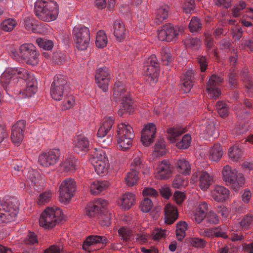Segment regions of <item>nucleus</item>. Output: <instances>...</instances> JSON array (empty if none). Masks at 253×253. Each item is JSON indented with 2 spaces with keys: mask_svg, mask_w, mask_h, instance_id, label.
<instances>
[{
  "mask_svg": "<svg viewBox=\"0 0 253 253\" xmlns=\"http://www.w3.org/2000/svg\"><path fill=\"white\" fill-rule=\"evenodd\" d=\"M161 61L163 65L169 66L172 61V58L169 53V49L167 48H163L161 52Z\"/></svg>",
  "mask_w": 253,
  "mask_h": 253,
  "instance_id": "864d4df0",
  "label": "nucleus"
},
{
  "mask_svg": "<svg viewBox=\"0 0 253 253\" xmlns=\"http://www.w3.org/2000/svg\"><path fill=\"white\" fill-rule=\"evenodd\" d=\"M19 79L24 80L26 83L24 93L27 97H31L36 93V79L31 72L22 68H11L6 69L1 75L0 81L4 89L9 94L17 84Z\"/></svg>",
  "mask_w": 253,
  "mask_h": 253,
  "instance_id": "f257e3e1",
  "label": "nucleus"
},
{
  "mask_svg": "<svg viewBox=\"0 0 253 253\" xmlns=\"http://www.w3.org/2000/svg\"><path fill=\"white\" fill-rule=\"evenodd\" d=\"M70 91L69 84L66 78L62 75H56L50 86V94L56 101L66 97Z\"/></svg>",
  "mask_w": 253,
  "mask_h": 253,
  "instance_id": "423d86ee",
  "label": "nucleus"
},
{
  "mask_svg": "<svg viewBox=\"0 0 253 253\" xmlns=\"http://www.w3.org/2000/svg\"><path fill=\"white\" fill-rule=\"evenodd\" d=\"M114 123V120L111 117H106L104 119L102 125L99 127L97 135L100 138H103L108 134L109 136L107 139L103 140V143L106 145H109L111 143L113 139L112 134L113 131L111 129Z\"/></svg>",
  "mask_w": 253,
  "mask_h": 253,
  "instance_id": "dca6fc26",
  "label": "nucleus"
},
{
  "mask_svg": "<svg viewBox=\"0 0 253 253\" xmlns=\"http://www.w3.org/2000/svg\"><path fill=\"white\" fill-rule=\"evenodd\" d=\"M76 191V183L72 178L65 179L61 184L59 188V200L62 203L69 202L73 196Z\"/></svg>",
  "mask_w": 253,
  "mask_h": 253,
  "instance_id": "f8f14e48",
  "label": "nucleus"
},
{
  "mask_svg": "<svg viewBox=\"0 0 253 253\" xmlns=\"http://www.w3.org/2000/svg\"><path fill=\"white\" fill-rule=\"evenodd\" d=\"M184 43L186 47L193 50H197L200 47V41L196 38H189L185 40Z\"/></svg>",
  "mask_w": 253,
  "mask_h": 253,
  "instance_id": "3c124183",
  "label": "nucleus"
},
{
  "mask_svg": "<svg viewBox=\"0 0 253 253\" xmlns=\"http://www.w3.org/2000/svg\"><path fill=\"white\" fill-rule=\"evenodd\" d=\"M223 81V79L216 75H212L207 84V91L208 96L211 99H216L221 94L218 86Z\"/></svg>",
  "mask_w": 253,
  "mask_h": 253,
  "instance_id": "f3484780",
  "label": "nucleus"
},
{
  "mask_svg": "<svg viewBox=\"0 0 253 253\" xmlns=\"http://www.w3.org/2000/svg\"><path fill=\"white\" fill-rule=\"evenodd\" d=\"M108 42L107 36L103 31L100 30L97 33L95 43L98 48H102L105 47Z\"/></svg>",
  "mask_w": 253,
  "mask_h": 253,
  "instance_id": "37998d69",
  "label": "nucleus"
},
{
  "mask_svg": "<svg viewBox=\"0 0 253 253\" xmlns=\"http://www.w3.org/2000/svg\"><path fill=\"white\" fill-rule=\"evenodd\" d=\"M182 31L178 27H173L170 24L164 25L158 32V37L161 41L169 42L175 41L179 32Z\"/></svg>",
  "mask_w": 253,
  "mask_h": 253,
  "instance_id": "4468645a",
  "label": "nucleus"
},
{
  "mask_svg": "<svg viewBox=\"0 0 253 253\" xmlns=\"http://www.w3.org/2000/svg\"><path fill=\"white\" fill-rule=\"evenodd\" d=\"M108 186L106 181H94L91 183L90 186V193L92 195H97L106 190Z\"/></svg>",
  "mask_w": 253,
  "mask_h": 253,
  "instance_id": "72a5a7b5",
  "label": "nucleus"
},
{
  "mask_svg": "<svg viewBox=\"0 0 253 253\" xmlns=\"http://www.w3.org/2000/svg\"><path fill=\"white\" fill-rule=\"evenodd\" d=\"M108 205L106 200L101 199L95 200L93 202L89 203L86 208V214L93 217L99 215L101 210L104 209Z\"/></svg>",
  "mask_w": 253,
  "mask_h": 253,
  "instance_id": "6ab92c4d",
  "label": "nucleus"
},
{
  "mask_svg": "<svg viewBox=\"0 0 253 253\" xmlns=\"http://www.w3.org/2000/svg\"><path fill=\"white\" fill-rule=\"evenodd\" d=\"M172 167L169 161L165 160L161 162L157 168L156 177L160 180L168 179L171 175Z\"/></svg>",
  "mask_w": 253,
  "mask_h": 253,
  "instance_id": "aec40b11",
  "label": "nucleus"
},
{
  "mask_svg": "<svg viewBox=\"0 0 253 253\" xmlns=\"http://www.w3.org/2000/svg\"><path fill=\"white\" fill-rule=\"evenodd\" d=\"M110 78V71L107 67L103 66L96 70L95 80L98 86L104 92L108 90Z\"/></svg>",
  "mask_w": 253,
  "mask_h": 253,
  "instance_id": "2eb2a0df",
  "label": "nucleus"
},
{
  "mask_svg": "<svg viewBox=\"0 0 253 253\" xmlns=\"http://www.w3.org/2000/svg\"><path fill=\"white\" fill-rule=\"evenodd\" d=\"M193 70H189L182 77V84L185 88V92H189L193 86Z\"/></svg>",
  "mask_w": 253,
  "mask_h": 253,
  "instance_id": "c9c22d12",
  "label": "nucleus"
},
{
  "mask_svg": "<svg viewBox=\"0 0 253 253\" xmlns=\"http://www.w3.org/2000/svg\"><path fill=\"white\" fill-rule=\"evenodd\" d=\"M239 225L243 230H247L250 229L253 225V214L251 213L246 214L239 222Z\"/></svg>",
  "mask_w": 253,
  "mask_h": 253,
  "instance_id": "79ce46f5",
  "label": "nucleus"
},
{
  "mask_svg": "<svg viewBox=\"0 0 253 253\" xmlns=\"http://www.w3.org/2000/svg\"><path fill=\"white\" fill-rule=\"evenodd\" d=\"M131 166V169H133L134 170L137 171H141L143 173L145 172L143 170L147 168L143 160L142 159V154L140 151L136 152L132 157V161Z\"/></svg>",
  "mask_w": 253,
  "mask_h": 253,
  "instance_id": "cd10ccee",
  "label": "nucleus"
},
{
  "mask_svg": "<svg viewBox=\"0 0 253 253\" xmlns=\"http://www.w3.org/2000/svg\"><path fill=\"white\" fill-rule=\"evenodd\" d=\"M169 7L168 5H163L160 6L156 13L155 23L159 25L168 17Z\"/></svg>",
  "mask_w": 253,
  "mask_h": 253,
  "instance_id": "7c9ffc66",
  "label": "nucleus"
},
{
  "mask_svg": "<svg viewBox=\"0 0 253 253\" xmlns=\"http://www.w3.org/2000/svg\"><path fill=\"white\" fill-rule=\"evenodd\" d=\"M138 173V171L134 170L133 169H131L125 177V181L127 185L132 186L137 183L139 179Z\"/></svg>",
  "mask_w": 253,
  "mask_h": 253,
  "instance_id": "ea45409f",
  "label": "nucleus"
},
{
  "mask_svg": "<svg viewBox=\"0 0 253 253\" xmlns=\"http://www.w3.org/2000/svg\"><path fill=\"white\" fill-rule=\"evenodd\" d=\"M112 217V214L110 211H108L106 207L101 210L100 212V217H99L100 220V224L102 226H109L110 224V220Z\"/></svg>",
  "mask_w": 253,
  "mask_h": 253,
  "instance_id": "a19ab883",
  "label": "nucleus"
},
{
  "mask_svg": "<svg viewBox=\"0 0 253 253\" xmlns=\"http://www.w3.org/2000/svg\"><path fill=\"white\" fill-rule=\"evenodd\" d=\"M176 169L179 173L185 175H189L191 172V165L189 162L184 158H180L175 164Z\"/></svg>",
  "mask_w": 253,
  "mask_h": 253,
  "instance_id": "2f4dec72",
  "label": "nucleus"
},
{
  "mask_svg": "<svg viewBox=\"0 0 253 253\" xmlns=\"http://www.w3.org/2000/svg\"><path fill=\"white\" fill-rule=\"evenodd\" d=\"M34 10L40 19L47 22L55 20L59 13L57 3L51 0H38Z\"/></svg>",
  "mask_w": 253,
  "mask_h": 253,
  "instance_id": "f03ea898",
  "label": "nucleus"
},
{
  "mask_svg": "<svg viewBox=\"0 0 253 253\" xmlns=\"http://www.w3.org/2000/svg\"><path fill=\"white\" fill-rule=\"evenodd\" d=\"M167 132L171 141H174L176 140L177 137L185 132V130L180 127H171L168 129Z\"/></svg>",
  "mask_w": 253,
  "mask_h": 253,
  "instance_id": "4d7b16f0",
  "label": "nucleus"
},
{
  "mask_svg": "<svg viewBox=\"0 0 253 253\" xmlns=\"http://www.w3.org/2000/svg\"><path fill=\"white\" fill-rule=\"evenodd\" d=\"M216 110L222 118L226 117L228 115L229 108L227 104L223 101H218L216 104Z\"/></svg>",
  "mask_w": 253,
  "mask_h": 253,
  "instance_id": "49530a36",
  "label": "nucleus"
},
{
  "mask_svg": "<svg viewBox=\"0 0 253 253\" xmlns=\"http://www.w3.org/2000/svg\"><path fill=\"white\" fill-rule=\"evenodd\" d=\"M178 217V210L171 204H167L165 208V220L168 224H171Z\"/></svg>",
  "mask_w": 253,
  "mask_h": 253,
  "instance_id": "b1692460",
  "label": "nucleus"
},
{
  "mask_svg": "<svg viewBox=\"0 0 253 253\" xmlns=\"http://www.w3.org/2000/svg\"><path fill=\"white\" fill-rule=\"evenodd\" d=\"M113 34L116 40L122 42L126 37V29L122 21L116 20L113 24Z\"/></svg>",
  "mask_w": 253,
  "mask_h": 253,
  "instance_id": "a878e982",
  "label": "nucleus"
},
{
  "mask_svg": "<svg viewBox=\"0 0 253 253\" xmlns=\"http://www.w3.org/2000/svg\"><path fill=\"white\" fill-rule=\"evenodd\" d=\"M167 231L166 229L157 228L153 230L152 236L154 240L159 241L165 239L167 236Z\"/></svg>",
  "mask_w": 253,
  "mask_h": 253,
  "instance_id": "bf43d9fd",
  "label": "nucleus"
},
{
  "mask_svg": "<svg viewBox=\"0 0 253 253\" xmlns=\"http://www.w3.org/2000/svg\"><path fill=\"white\" fill-rule=\"evenodd\" d=\"M156 132L155 125L150 123L145 126L141 134V141L144 145L149 146L153 141Z\"/></svg>",
  "mask_w": 253,
  "mask_h": 253,
  "instance_id": "412c9836",
  "label": "nucleus"
},
{
  "mask_svg": "<svg viewBox=\"0 0 253 253\" xmlns=\"http://www.w3.org/2000/svg\"><path fill=\"white\" fill-rule=\"evenodd\" d=\"M223 155V150L219 144H215L209 151V159L213 162H218Z\"/></svg>",
  "mask_w": 253,
  "mask_h": 253,
  "instance_id": "473e14b6",
  "label": "nucleus"
},
{
  "mask_svg": "<svg viewBox=\"0 0 253 253\" xmlns=\"http://www.w3.org/2000/svg\"><path fill=\"white\" fill-rule=\"evenodd\" d=\"M213 182V177L207 171H202L199 176V186L204 191L207 190Z\"/></svg>",
  "mask_w": 253,
  "mask_h": 253,
  "instance_id": "c756f323",
  "label": "nucleus"
},
{
  "mask_svg": "<svg viewBox=\"0 0 253 253\" xmlns=\"http://www.w3.org/2000/svg\"><path fill=\"white\" fill-rule=\"evenodd\" d=\"M73 34L77 48L80 50L86 49L90 42L89 29L83 26H76L73 30Z\"/></svg>",
  "mask_w": 253,
  "mask_h": 253,
  "instance_id": "9d476101",
  "label": "nucleus"
},
{
  "mask_svg": "<svg viewBox=\"0 0 253 253\" xmlns=\"http://www.w3.org/2000/svg\"><path fill=\"white\" fill-rule=\"evenodd\" d=\"M228 83L231 89H234L238 87V82L236 73L232 72L228 75Z\"/></svg>",
  "mask_w": 253,
  "mask_h": 253,
  "instance_id": "69168bd1",
  "label": "nucleus"
},
{
  "mask_svg": "<svg viewBox=\"0 0 253 253\" xmlns=\"http://www.w3.org/2000/svg\"><path fill=\"white\" fill-rule=\"evenodd\" d=\"M243 147L241 145H235L229 149L228 156L234 161H238L243 154Z\"/></svg>",
  "mask_w": 253,
  "mask_h": 253,
  "instance_id": "4c0bfd02",
  "label": "nucleus"
},
{
  "mask_svg": "<svg viewBox=\"0 0 253 253\" xmlns=\"http://www.w3.org/2000/svg\"><path fill=\"white\" fill-rule=\"evenodd\" d=\"M203 28V24L200 20L196 17H193L189 24V29L192 33H197L201 31Z\"/></svg>",
  "mask_w": 253,
  "mask_h": 253,
  "instance_id": "a18cd8bd",
  "label": "nucleus"
},
{
  "mask_svg": "<svg viewBox=\"0 0 253 253\" xmlns=\"http://www.w3.org/2000/svg\"><path fill=\"white\" fill-rule=\"evenodd\" d=\"M107 242V239L106 237L99 235H90L88 236L84 241L83 248L86 251L90 252L89 247L91 245L97 244H105Z\"/></svg>",
  "mask_w": 253,
  "mask_h": 253,
  "instance_id": "bb28decb",
  "label": "nucleus"
},
{
  "mask_svg": "<svg viewBox=\"0 0 253 253\" xmlns=\"http://www.w3.org/2000/svg\"><path fill=\"white\" fill-rule=\"evenodd\" d=\"M191 142V136L189 134L184 135L181 140L176 143V147L180 149H187Z\"/></svg>",
  "mask_w": 253,
  "mask_h": 253,
  "instance_id": "6e6d98bb",
  "label": "nucleus"
},
{
  "mask_svg": "<svg viewBox=\"0 0 253 253\" xmlns=\"http://www.w3.org/2000/svg\"><path fill=\"white\" fill-rule=\"evenodd\" d=\"M36 42L40 47L45 50H50L53 46V42L46 39L38 38L36 40Z\"/></svg>",
  "mask_w": 253,
  "mask_h": 253,
  "instance_id": "5fc2aeb1",
  "label": "nucleus"
},
{
  "mask_svg": "<svg viewBox=\"0 0 253 253\" xmlns=\"http://www.w3.org/2000/svg\"><path fill=\"white\" fill-rule=\"evenodd\" d=\"M52 194L50 192H44L41 193L38 198L37 204L40 206L47 203L51 198Z\"/></svg>",
  "mask_w": 253,
  "mask_h": 253,
  "instance_id": "680f3d73",
  "label": "nucleus"
},
{
  "mask_svg": "<svg viewBox=\"0 0 253 253\" xmlns=\"http://www.w3.org/2000/svg\"><path fill=\"white\" fill-rule=\"evenodd\" d=\"M1 29L5 32L12 31L17 25V22L12 18H8L3 21L1 24Z\"/></svg>",
  "mask_w": 253,
  "mask_h": 253,
  "instance_id": "de8ad7c7",
  "label": "nucleus"
},
{
  "mask_svg": "<svg viewBox=\"0 0 253 253\" xmlns=\"http://www.w3.org/2000/svg\"><path fill=\"white\" fill-rule=\"evenodd\" d=\"M208 205L206 202H201L197 209V211L194 215L195 220L198 223H200L203 221L204 217L208 213Z\"/></svg>",
  "mask_w": 253,
  "mask_h": 253,
  "instance_id": "c85d7f7f",
  "label": "nucleus"
},
{
  "mask_svg": "<svg viewBox=\"0 0 253 253\" xmlns=\"http://www.w3.org/2000/svg\"><path fill=\"white\" fill-rule=\"evenodd\" d=\"M24 24L26 29L32 32H36L38 26V21L31 17H26L24 19Z\"/></svg>",
  "mask_w": 253,
  "mask_h": 253,
  "instance_id": "c03bdc74",
  "label": "nucleus"
},
{
  "mask_svg": "<svg viewBox=\"0 0 253 253\" xmlns=\"http://www.w3.org/2000/svg\"><path fill=\"white\" fill-rule=\"evenodd\" d=\"M165 142L163 139H159L155 145V151L157 152L159 155H163L165 154Z\"/></svg>",
  "mask_w": 253,
  "mask_h": 253,
  "instance_id": "e2e57ef3",
  "label": "nucleus"
},
{
  "mask_svg": "<svg viewBox=\"0 0 253 253\" xmlns=\"http://www.w3.org/2000/svg\"><path fill=\"white\" fill-rule=\"evenodd\" d=\"M64 217V214L59 208L56 206L48 207L41 214L39 223L45 228H52L61 221Z\"/></svg>",
  "mask_w": 253,
  "mask_h": 253,
  "instance_id": "20e7f679",
  "label": "nucleus"
},
{
  "mask_svg": "<svg viewBox=\"0 0 253 253\" xmlns=\"http://www.w3.org/2000/svg\"><path fill=\"white\" fill-rule=\"evenodd\" d=\"M29 178L31 182V186H33L35 189L40 185V177L39 174L37 171H32L29 173Z\"/></svg>",
  "mask_w": 253,
  "mask_h": 253,
  "instance_id": "13d9d810",
  "label": "nucleus"
},
{
  "mask_svg": "<svg viewBox=\"0 0 253 253\" xmlns=\"http://www.w3.org/2000/svg\"><path fill=\"white\" fill-rule=\"evenodd\" d=\"M160 64L155 55H152L146 61L144 65L145 80L153 85L158 81Z\"/></svg>",
  "mask_w": 253,
  "mask_h": 253,
  "instance_id": "6e6552de",
  "label": "nucleus"
},
{
  "mask_svg": "<svg viewBox=\"0 0 253 253\" xmlns=\"http://www.w3.org/2000/svg\"><path fill=\"white\" fill-rule=\"evenodd\" d=\"M152 206V200L148 198H146L141 202L140 208L143 212H148L151 210Z\"/></svg>",
  "mask_w": 253,
  "mask_h": 253,
  "instance_id": "0e129e2a",
  "label": "nucleus"
},
{
  "mask_svg": "<svg viewBox=\"0 0 253 253\" xmlns=\"http://www.w3.org/2000/svg\"><path fill=\"white\" fill-rule=\"evenodd\" d=\"M213 238L214 237H221L223 239H228V236L225 232V229L219 226L212 228Z\"/></svg>",
  "mask_w": 253,
  "mask_h": 253,
  "instance_id": "338daca9",
  "label": "nucleus"
},
{
  "mask_svg": "<svg viewBox=\"0 0 253 253\" xmlns=\"http://www.w3.org/2000/svg\"><path fill=\"white\" fill-rule=\"evenodd\" d=\"M91 164L95 171L98 175L105 173L109 167L108 161L91 160Z\"/></svg>",
  "mask_w": 253,
  "mask_h": 253,
  "instance_id": "e433bc0d",
  "label": "nucleus"
},
{
  "mask_svg": "<svg viewBox=\"0 0 253 253\" xmlns=\"http://www.w3.org/2000/svg\"><path fill=\"white\" fill-rule=\"evenodd\" d=\"M188 228L187 223L184 221H180L176 224V235L177 240L182 241L186 236V231Z\"/></svg>",
  "mask_w": 253,
  "mask_h": 253,
  "instance_id": "58836bf2",
  "label": "nucleus"
},
{
  "mask_svg": "<svg viewBox=\"0 0 253 253\" xmlns=\"http://www.w3.org/2000/svg\"><path fill=\"white\" fill-rule=\"evenodd\" d=\"M119 234L121 239L125 242H128L131 240L133 236L132 231L128 228L122 227L118 231Z\"/></svg>",
  "mask_w": 253,
  "mask_h": 253,
  "instance_id": "603ef678",
  "label": "nucleus"
},
{
  "mask_svg": "<svg viewBox=\"0 0 253 253\" xmlns=\"http://www.w3.org/2000/svg\"><path fill=\"white\" fill-rule=\"evenodd\" d=\"M89 147V142L87 138L84 135L76 136L74 140V150L77 153H86Z\"/></svg>",
  "mask_w": 253,
  "mask_h": 253,
  "instance_id": "4be33fe9",
  "label": "nucleus"
},
{
  "mask_svg": "<svg viewBox=\"0 0 253 253\" xmlns=\"http://www.w3.org/2000/svg\"><path fill=\"white\" fill-rule=\"evenodd\" d=\"M26 127V121L19 120L12 127L11 139L12 142L19 146L24 138V131Z\"/></svg>",
  "mask_w": 253,
  "mask_h": 253,
  "instance_id": "a211bd4d",
  "label": "nucleus"
},
{
  "mask_svg": "<svg viewBox=\"0 0 253 253\" xmlns=\"http://www.w3.org/2000/svg\"><path fill=\"white\" fill-rule=\"evenodd\" d=\"M117 143L123 151L129 149L132 144L134 134L132 127L127 123H121L118 125Z\"/></svg>",
  "mask_w": 253,
  "mask_h": 253,
  "instance_id": "39448f33",
  "label": "nucleus"
},
{
  "mask_svg": "<svg viewBox=\"0 0 253 253\" xmlns=\"http://www.w3.org/2000/svg\"><path fill=\"white\" fill-rule=\"evenodd\" d=\"M60 156V151L59 149H49L40 155L38 162L42 166L49 167L55 165Z\"/></svg>",
  "mask_w": 253,
  "mask_h": 253,
  "instance_id": "ddd939ff",
  "label": "nucleus"
},
{
  "mask_svg": "<svg viewBox=\"0 0 253 253\" xmlns=\"http://www.w3.org/2000/svg\"><path fill=\"white\" fill-rule=\"evenodd\" d=\"M231 210L237 213H241L246 210L245 206L241 201H234L231 205Z\"/></svg>",
  "mask_w": 253,
  "mask_h": 253,
  "instance_id": "052dcab7",
  "label": "nucleus"
},
{
  "mask_svg": "<svg viewBox=\"0 0 253 253\" xmlns=\"http://www.w3.org/2000/svg\"><path fill=\"white\" fill-rule=\"evenodd\" d=\"M204 222H206L205 225L208 226L211 224H216L219 222L218 216L212 211H210L206 214L204 219Z\"/></svg>",
  "mask_w": 253,
  "mask_h": 253,
  "instance_id": "8fccbe9b",
  "label": "nucleus"
},
{
  "mask_svg": "<svg viewBox=\"0 0 253 253\" xmlns=\"http://www.w3.org/2000/svg\"><path fill=\"white\" fill-rule=\"evenodd\" d=\"M78 165L77 159L74 157L70 156L66 159L62 167L65 171L73 172L77 169Z\"/></svg>",
  "mask_w": 253,
  "mask_h": 253,
  "instance_id": "f704fd0d",
  "label": "nucleus"
},
{
  "mask_svg": "<svg viewBox=\"0 0 253 253\" xmlns=\"http://www.w3.org/2000/svg\"><path fill=\"white\" fill-rule=\"evenodd\" d=\"M229 190L222 186H216L211 192L212 198L217 202H223L229 198Z\"/></svg>",
  "mask_w": 253,
  "mask_h": 253,
  "instance_id": "393cba45",
  "label": "nucleus"
},
{
  "mask_svg": "<svg viewBox=\"0 0 253 253\" xmlns=\"http://www.w3.org/2000/svg\"><path fill=\"white\" fill-rule=\"evenodd\" d=\"M10 55L17 61H20L22 59L27 64L32 66H35L38 63L39 53L35 45L31 43L23 44L18 50L12 47Z\"/></svg>",
  "mask_w": 253,
  "mask_h": 253,
  "instance_id": "7ed1b4c3",
  "label": "nucleus"
},
{
  "mask_svg": "<svg viewBox=\"0 0 253 253\" xmlns=\"http://www.w3.org/2000/svg\"><path fill=\"white\" fill-rule=\"evenodd\" d=\"M186 178L180 175H176L172 181V187L176 189H181L187 186Z\"/></svg>",
  "mask_w": 253,
  "mask_h": 253,
  "instance_id": "09e8293b",
  "label": "nucleus"
},
{
  "mask_svg": "<svg viewBox=\"0 0 253 253\" xmlns=\"http://www.w3.org/2000/svg\"><path fill=\"white\" fill-rule=\"evenodd\" d=\"M18 212V206L16 200L12 199L1 205L0 208V220L2 222H9L13 221Z\"/></svg>",
  "mask_w": 253,
  "mask_h": 253,
  "instance_id": "9b49d317",
  "label": "nucleus"
},
{
  "mask_svg": "<svg viewBox=\"0 0 253 253\" xmlns=\"http://www.w3.org/2000/svg\"><path fill=\"white\" fill-rule=\"evenodd\" d=\"M113 99L116 102L122 101L125 109L129 111L131 108L132 100L130 97L129 91L125 85L121 82H116L114 86Z\"/></svg>",
  "mask_w": 253,
  "mask_h": 253,
  "instance_id": "1a4fd4ad",
  "label": "nucleus"
},
{
  "mask_svg": "<svg viewBox=\"0 0 253 253\" xmlns=\"http://www.w3.org/2000/svg\"><path fill=\"white\" fill-rule=\"evenodd\" d=\"M222 175L226 184L230 186L234 191H238L245 183L243 174L238 172L236 169H232L229 165L223 168Z\"/></svg>",
  "mask_w": 253,
  "mask_h": 253,
  "instance_id": "0eeeda50",
  "label": "nucleus"
},
{
  "mask_svg": "<svg viewBox=\"0 0 253 253\" xmlns=\"http://www.w3.org/2000/svg\"><path fill=\"white\" fill-rule=\"evenodd\" d=\"M135 203V196L134 194L127 192L123 194L118 200L120 207L124 210L130 209Z\"/></svg>",
  "mask_w": 253,
  "mask_h": 253,
  "instance_id": "5701e85b",
  "label": "nucleus"
},
{
  "mask_svg": "<svg viewBox=\"0 0 253 253\" xmlns=\"http://www.w3.org/2000/svg\"><path fill=\"white\" fill-rule=\"evenodd\" d=\"M205 43L208 50L211 49L214 46V39L211 33L205 32L204 35Z\"/></svg>",
  "mask_w": 253,
  "mask_h": 253,
  "instance_id": "774afa93",
  "label": "nucleus"
}]
</instances>
